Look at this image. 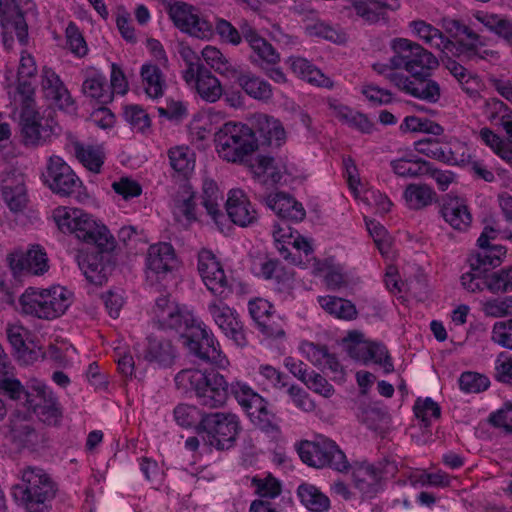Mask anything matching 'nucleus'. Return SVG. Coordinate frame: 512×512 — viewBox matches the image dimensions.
<instances>
[{"label": "nucleus", "instance_id": "obj_1", "mask_svg": "<svg viewBox=\"0 0 512 512\" xmlns=\"http://www.w3.org/2000/svg\"><path fill=\"white\" fill-rule=\"evenodd\" d=\"M389 46L393 56L388 61L374 63L373 70L400 91L421 100L437 102L440 98L439 85L432 80L421 81L438 67L437 58L408 38H393Z\"/></svg>", "mask_w": 512, "mask_h": 512}, {"label": "nucleus", "instance_id": "obj_2", "mask_svg": "<svg viewBox=\"0 0 512 512\" xmlns=\"http://www.w3.org/2000/svg\"><path fill=\"white\" fill-rule=\"evenodd\" d=\"M153 322L163 330H173L181 344L193 355L225 369L228 359L208 327L186 307L168 297H160L152 308Z\"/></svg>", "mask_w": 512, "mask_h": 512}, {"label": "nucleus", "instance_id": "obj_3", "mask_svg": "<svg viewBox=\"0 0 512 512\" xmlns=\"http://www.w3.org/2000/svg\"><path fill=\"white\" fill-rule=\"evenodd\" d=\"M51 220L57 230L95 248L115 244V238L104 221L94 214L75 206H57Z\"/></svg>", "mask_w": 512, "mask_h": 512}, {"label": "nucleus", "instance_id": "obj_4", "mask_svg": "<svg viewBox=\"0 0 512 512\" xmlns=\"http://www.w3.org/2000/svg\"><path fill=\"white\" fill-rule=\"evenodd\" d=\"M9 372L8 358L0 345V391L14 400L25 396L28 407L43 422L55 423L59 417V411L51 390L42 381L32 379L28 384L30 391L26 392L19 380L8 377Z\"/></svg>", "mask_w": 512, "mask_h": 512}, {"label": "nucleus", "instance_id": "obj_5", "mask_svg": "<svg viewBox=\"0 0 512 512\" xmlns=\"http://www.w3.org/2000/svg\"><path fill=\"white\" fill-rule=\"evenodd\" d=\"M452 26L453 27L449 28V30L453 32L454 47L448 56L442 54V61L450 73L462 85L463 89L467 93L473 94L480 88L479 78L468 74L466 69L452 60L451 57L493 60L496 58V53L480 43L478 36L467 27L455 21L452 23Z\"/></svg>", "mask_w": 512, "mask_h": 512}, {"label": "nucleus", "instance_id": "obj_6", "mask_svg": "<svg viewBox=\"0 0 512 512\" xmlns=\"http://www.w3.org/2000/svg\"><path fill=\"white\" fill-rule=\"evenodd\" d=\"M73 302V292L60 284L46 288L29 287L19 298V306L23 313L43 320L60 318Z\"/></svg>", "mask_w": 512, "mask_h": 512}, {"label": "nucleus", "instance_id": "obj_7", "mask_svg": "<svg viewBox=\"0 0 512 512\" xmlns=\"http://www.w3.org/2000/svg\"><path fill=\"white\" fill-rule=\"evenodd\" d=\"M213 145L221 160L229 163H246L258 149V140L248 125L229 121L213 134Z\"/></svg>", "mask_w": 512, "mask_h": 512}, {"label": "nucleus", "instance_id": "obj_8", "mask_svg": "<svg viewBox=\"0 0 512 512\" xmlns=\"http://www.w3.org/2000/svg\"><path fill=\"white\" fill-rule=\"evenodd\" d=\"M14 117L18 121L22 141L27 146H43L58 135L59 127L51 117L42 115L33 99L18 100Z\"/></svg>", "mask_w": 512, "mask_h": 512}, {"label": "nucleus", "instance_id": "obj_9", "mask_svg": "<svg viewBox=\"0 0 512 512\" xmlns=\"http://www.w3.org/2000/svg\"><path fill=\"white\" fill-rule=\"evenodd\" d=\"M8 340L20 361L25 364L33 363L40 358H49L60 364L74 362L76 349L65 340L57 341L45 352L33 340L28 339V332L21 326H11L8 329Z\"/></svg>", "mask_w": 512, "mask_h": 512}, {"label": "nucleus", "instance_id": "obj_10", "mask_svg": "<svg viewBox=\"0 0 512 512\" xmlns=\"http://www.w3.org/2000/svg\"><path fill=\"white\" fill-rule=\"evenodd\" d=\"M176 384L183 390L195 391L204 405H223L228 397V383L217 372L203 373L196 369H186L177 374Z\"/></svg>", "mask_w": 512, "mask_h": 512}, {"label": "nucleus", "instance_id": "obj_11", "mask_svg": "<svg viewBox=\"0 0 512 512\" xmlns=\"http://www.w3.org/2000/svg\"><path fill=\"white\" fill-rule=\"evenodd\" d=\"M254 177L263 184L294 186L307 178L306 171L288 157L259 155L249 164Z\"/></svg>", "mask_w": 512, "mask_h": 512}, {"label": "nucleus", "instance_id": "obj_12", "mask_svg": "<svg viewBox=\"0 0 512 512\" xmlns=\"http://www.w3.org/2000/svg\"><path fill=\"white\" fill-rule=\"evenodd\" d=\"M40 179L49 190L57 195L70 196L78 192L77 201L83 202L87 199V194L80 192V189L83 188L81 179L60 156L51 155L47 159Z\"/></svg>", "mask_w": 512, "mask_h": 512}, {"label": "nucleus", "instance_id": "obj_13", "mask_svg": "<svg viewBox=\"0 0 512 512\" xmlns=\"http://www.w3.org/2000/svg\"><path fill=\"white\" fill-rule=\"evenodd\" d=\"M279 254L290 263L308 268L314 251L312 241L288 225H275L272 232Z\"/></svg>", "mask_w": 512, "mask_h": 512}, {"label": "nucleus", "instance_id": "obj_14", "mask_svg": "<svg viewBox=\"0 0 512 512\" xmlns=\"http://www.w3.org/2000/svg\"><path fill=\"white\" fill-rule=\"evenodd\" d=\"M279 254L290 263L308 268L314 251L312 241L288 225H275L272 232Z\"/></svg>", "mask_w": 512, "mask_h": 512}, {"label": "nucleus", "instance_id": "obj_15", "mask_svg": "<svg viewBox=\"0 0 512 512\" xmlns=\"http://www.w3.org/2000/svg\"><path fill=\"white\" fill-rule=\"evenodd\" d=\"M54 487L49 476L41 469L28 468L22 474V483L15 489L29 512H45L46 503L53 497Z\"/></svg>", "mask_w": 512, "mask_h": 512}, {"label": "nucleus", "instance_id": "obj_16", "mask_svg": "<svg viewBox=\"0 0 512 512\" xmlns=\"http://www.w3.org/2000/svg\"><path fill=\"white\" fill-rule=\"evenodd\" d=\"M341 345L347 355L357 362L362 364L372 362L380 366L384 373H391L394 370L386 347L367 339L360 331H349L342 339Z\"/></svg>", "mask_w": 512, "mask_h": 512}, {"label": "nucleus", "instance_id": "obj_17", "mask_svg": "<svg viewBox=\"0 0 512 512\" xmlns=\"http://www.w3.org/2000/svg\"><path fill=\"white\" fill-rule=\"evenodd\" d=\"M179 260L171 244L160 242L148 248L145 258V278L152 285H166L174 279Z\"/></svg>", "mask_w": 512, "mask_h": 512}, {"label": "nucleus", "instance_id": "obj_18", "mask_svg": "<svg viewBox=\"0 0 512 512\" xmlns=\"http://www.w3.org/2000/svg\"><path fill=\"white\" fill-rule=\"evenodd\" d=\"M197 273L207 290L215 297L225 299L232 292L231 278L221 259L211 250L202 249L197 255Z\"/></svg>", "mask_w": 512, "mask_h": 512}, {"label": "nucleus", "instance_id": "obj_19", "mask_svg": "<svg viewBox=\"0 0 512 512\" xmlns=\"http://www.w3.org/2000/svg\"><path fill=\"white\" fill-rule=\"evenodd\" d=\"M345 176L348 187L356 201L378 214L388 213L393 203L388 196L364 182L355 163L351 159L344 161Z\"/></svg>", "mask_w": 512, "mask_h": 512}, {"label": "nucleus", "instance_id": "obj_20", "mask_svg": "<svg viewBox=\"0 0 512 512\" xmlns=\"http://www.w3.org/2000/svg\"><path fill=\"white\" fill-rule=\"evenodd\" d=\"M200 430L206 434L211 446L229 449L239 434L238 417L232 413H211L200 422Z\"/></svg>", "mask_w": 512, "mask_h": 512}, {"label": "nucleus", "instance_id": "obj_21", "mask_svg": "<svg viewBox=\"0 0 512 512\" xmlns=\"http://www.w3.org/2000/svg\"><path fill=\"white\" fill-rule=\"evenodd\" d=\"M32 0H0V24L4 41L16 37L21 44L28 38V26L24 14L34 10Z\"/></svg>", "mask_w": 512, "mask_h": 512}, {"label": "nucleus", "instance_id": "obj_22", "mask_svg": "<svg viewBox=\"0 0 512 512\" xmlns=\"http://www.w3.org/2000/svg\"><path fill=\"white\" fill-rule=\"evenodd\" d=\"M445 144L443 163L467 168L477 177L487 182L494 180L493 173L484 167L481 160L477 159L476 150L467 142L450 138Z\"/></svg>", "mask_w": 512, "mask_h": 512}, {"label": "nucleus", "instance_id": "obj_23", "mask_svg": "<svg viewBox=\"0 0 512 512\" xmlns=\"http://www.w3.org/2000/svg\"><path fill=\"white\" fill-rule=\"evenodd\" d=\"M7 262L14 275L41 276L50 268L45 249L37 244L30 245L26 249H14L7 255Z\"/></svg>", "mask_w": 512, "mask_h": 512}, {"label": "nucleus", "instance_id": "obj_24", "mask_svg": "<svg viewBox=\"0 0 512 512\" xmlns=\"http://www.w3.org/2000/svg\"><path fill=\"white\" fill-rule=\"evenodd\" d=\"M249 314L264 340H277L285 336L284 320L276 313L272 303L255 298L248 303Z\"/></svg>", "mask_w": 512, "mask_h": 512}, {"label": "nucleus", "instance_id": "obj_25", "mask_svg": "<svg viewBox=\"0 0 512 512\" xmlns=\"http://www.w3.org/2000/svg\"><path fill=\"white\" fill-rule=\"evenodd\" d=\"M114 246L105 248H96L97 251L90 249H79L75 254V260L82 271L86 280L94 286H101L108 280L112 272V263L104 250Z\"/></svg>", "mask_w": 512, "mask_h": 512}, {"label": "nucleus", "instance_id": "obj_26", "mask_svg": "<svg viewBox=\"0 0 512 512\" xmlns=\"http://www.w3.org/2000/svg\"><path fill=\"white\" fill-rule=\"evenodd\" d=\"M232 389L251 422L261 429H267L274 419V414L268 408L266 400L242 382L235 383Z\"/></svg>", "mask_w": 512, "mask_h": 512}, {"label": "nucleus", "instance_id": "obj_27", "mask_svg": "<svg viewBox=\"0 0 512 512\" xmlns=\"http://www.w3.org/2000/svg\"><path fill=\"white\" fill-rule=\"evenodd\" d=\"M498 238H505L501 221L496 220L493 216L486 218L483 231L477 240L481 249L478 253V261L481 265L496 268L505 260L507 254L505 247L491 244L492 240Z\"/></svg>", "mask_w": 512, "mask_h": 512}, {"label": "nucleus", "instance_id": "obj_28", "mask_svg": "<svg viewBox=\"0 0 512 512\" xmlns=\"http://www.w3.org/2000/svg\"><path fill=\"white\" fill-rule=\"evenodd\" d=\"M225 211L230 221L241 228L255 225L259 220V211L250 196L240 188L230 189L225 201Z\"/></svg>", "mask_w": 512, "mask_h": 512}, {"label": "nucleus", "instance_id": "obj_29", "mask_svg": "<svg viewBox=\"0 0 512 512\" xmlns=\"http://www.w3.org/2000/svg\"><path fill=\"white\" fill-rule=\"evenodd\" d=\"M37 66L33 56L23 52L20 58V64L16 73L8 71L6 81L9 88V94L14 102L18 100L32 99L34 88L32 86L36 75Z\"/></svg>", "mask_w": 512, "mask_h": 512}, {"label": "nucleus", "instance_id": "obj_30", "mask_svg": "<svg viewBox=\"0 0 512 512\" xmlns=\"http://www.w3.org/2000/svg\"><path fill=\"white\" fill-rule=\"evenodd\" d=\"M169 16L174 25L184 33L202 39L212 35V25L200 17L196 10L188 4L181 2L171 4Z\"/></svg>", "mask_w": 512, "mask_h": 512}, {"label": "nucleus", "instance_id": "obj_31", "mask_svg": "<svg viewBox=\"0 0 512 512\" xmlns=\"http://www.w3.org/2000/svg\"><path fill=\"white\" fill-rule=\"evenodd\" d=\"M0 195L11 212L23 211L28 202L25 175L18 170H9L2 173L0 176Z\"/></svg>", "mask_w": 512, "mask_h": 512}, {"label": "nucleus", "instance_id": "obj_32", "mask_svg": "<svg viewBox=\"0 0 512 512\" xmlns=\"http://www.w3.org/2000/svg\"><path fill=\"white\" fill-rule=\"evenodd\" d=\"M215 324L231 339L236 345L244 346L246 344V336L242 322L237 312L224 303L212 302L208 306Z\"/></svg>", "mask_w": 512, "mask_h": 512}, {"label": "nucleus", "instance_id": "obj_33", "mask_svg": "<svg viewBox=\"0 0 512 512\" xmlns=\"http://www.w3.org/2000/svg\"><path fill=\"white\" fill-rule=\"evenodd\" d=\"M405 279H402L398 267L388 265L385 273V284L393 294H400L405 291H416L426 285V277L421 267L412 266L403 270Z\"/></svg>", "mask_w": 512, "mask_h": 512}, {"label": "nucleus", "instance_id": "obj_34", "mask_svg": "<svg viewBox=\"0 0 512 512\" xmlns=\"http://www.w3.org/2000/svg\"><path fill=\"white\" fill-rule=\"evenodd\" d=\"M190 88L195 89L200 98L206 102L214 103L218 101L223 95V87L214 75L207 70H201L196 73L194 82L192 85H188ZM227 102L230 105L236 107L240 105V95H231L228 91L225 93Z\"/></svg>", "mask_w": 512, "mask_h": 512}, {"label": "nucleus", "instance_id": "obj_35", "mask_svg": "<svg viewBox=\"0 0 512 512\" xmlns=\"http://www.w3.org/2000/svg\"><path fill=\"white\" fill-rule=\"evenodd\" d=\"M42 94L47 104L61 110L73 108V99L60 78L50 69L42 73Z\"/></svg>", "mask_w": 512, "mask_h": 512}, {"label": "nucleus", "instance_id": "obj_36", "mask_svg": "<svg viewBox=\"0 0 512 512\" xmlns=\"http://www.w3.org/2000/svg\"><path fill=\"white\" fill-rule=\"evenodd\" d=\"M301 354L323 370L329 371L331 378L336 383H343L346 379V371L338 360L326 350L317 347L313 343L304 342L300 346Z\"/></svg>", "mask_w": 512, "mask_h": 512}, {"label": "nucleus", "instance_id": "obj_37", "mask_svg": "<svg viewBox=\"0 0 512 512\" xmlns=\"http://www.w3.org/2000/svg\"><path fill=\"white\" fill-rule=\"evenodd\" d=\"M251 272L258 278L273 281L278 290L290 288V283L293 280V275L288 273L277 260L267 256L254 258Z\"/></svg>", "mask_w": 512, "mask_h": 512}, {"label": "nucleus", "instance_id": "obj_38", "mask_svg": "<svg viewBox=\"0 0 512 512\" xmlns=\"http://www.w3.org/2000/svg\"><path fill=\"white\" fill-rule=\"evenodd\" d=\"M441 216L453 229L467 230L472 223V215L466 200L457 196H446L441 206Z\"/></svg>", "mask_w": 512, "mask_h": 512}, {"label": "nucleus", "instance_id": "obj_39", "mask_svg": "<svg viewBox=\"0 0 512 512\" xmlns=\"http://www.w3.org/2000/svg\"><path fill=\"white\" fill-rule=\"evenodd\" d=\"M408 30L412 37L424 42L431 48L438 49L442 54L448 56L454 47L453 41H446L439 29L430 23L416 19L408 23Z\"/></svg>", "mask_w": 512, "mask_h": 512}, {"label": "nucleus", "instance_id": "obj_40", "mask_svg": "<svg viewBox=\"0 0 512 512\" xmlns=\"http://www.w3.org/2000/svg\"><path fill=\"white\" fill-rule=\"evenodd\" d=\"M353 489L363 497H372L380 487V472L366 462L355 463L351 467Z\"/></svg>", "mask_w": 512, "mask_h": 512}, {"label": "nucleus", "instance_id": "obj_41", "mask_svg": "<svg viewBox=\"0 0 512 512\" xmlns=\"http://www.w3.org/2000/svg\"><path fill=\"white\" fill-rule=\"evenodd\" d=\"M266 205L278 217L294 222H301L306 216L303 205L294 197L282 192H274L267 196Z\"/></svg>", "mask_w": 512, "mask_h": 512}, {"label": "nucleus", "instance_id": "obj_42", "mask_svg": "<svg viewBox=\"0 0 512 512\" xmlns=\"http://www.w3.org/2000/svg\"><path fill=\"white\" fill-rule=\"evenodd\" d=\"M201 198L207 215L216 227L223 232L226 227V216L222 211L223 195L215 181H204Z\"/></svg>", "mask_w": 512, "mask_h": 512}, {"label": "nucleus", "instance_id": "obj_43", "mask_svg": "<svg viewBox=\"0 0 512 512\" xmlns=\"http://www.w3.org/2000/svg\"><path fill=\"white\" fill-rule=\"evenodd\" d=\"M285 367L299 380H301L309 389L324 397H330L334 393V388L321 375L314 372H308L306 366L298 360L287 358L284 362Z\"/></svg>", "mask_w": 512, "mask_h": 512}, {"label": "nucleus", "instance_id": "obj_44", "mask_svg": "<svg viewBox=\"0 0 512 512\" xmlns=\"http://www.w3.org/2000/svg\"><path fill=\"white\" fill-rule=\"evenodd\" d=\"M333 448V441L319 438L317 441H304L298 446L301 460L309 466L322 468L329 463V449Z\"/></svg>", "mask_w": 512, "mask_h": 512}, {"label": "nucleus", "instance_id": "obj_45", "mask_svg": "<svg viewBox=\"0 0 512 512\" xmlns=\"http://www.w3.org/2000/svg\"><path fill=\"white\" fill-rule=\"evenodd\" d=\"M82 93L86 98L99 104H107L112 101V93L106 84V78L102 72L96 69L86 72Z\"/></svg>", "mask_w": 512, "mask_h": 512}, {"label": "nucleus", "instance_id": "obj_46", "mask_svg": "<svg viewBox=\"0 0 512 512\" xmlns=\"http://www.w3.org/2000/svg\"><path fill=\"white\" fill-rule=\"evenodd\" d=\"M308 268L311 269L314 275L323 278L330 289H340L347 285V277L343 268L333 260L321 261L313 258Z\"/></svg>", "mask_w": 512, "mask_h": 512}, {"label": "nucleus", "instance_id": "obj_47", "mask_svg": "<svg viewBox=\"0 0 512 512\" xmlns=\"http://www.w3.org/2000/svg\"><path fill=\"white\" fill-rule=\"evenodd\" d=\"M220 112L212 109L197 113L191 120L189 130L192 137L204 140L212 132H216L224 123Z\"/></svg>", "mask_w": 512, "mask_h": 512}, {"label": "nucleus", "instance_id": "obj_48", "mask_svg": "<svg viewBox=\"0 0 512 512\" xmlns=\"http://www.w3.org/2000/svg\"><path fill=\"white\" fill-rule=\"evenodd\" d=\"M196 210L194 191L190 185L186 184L181 187L176 196L173 214L177 221L188 224L196 220Z\"/></svg>", "mask_w": 512, "mask_h": 512}, {"label": "nucleus", "instance_id": "obj_49", "mask_svg": "<svg viewBox=\"0 0 512 512\" xmlns=\"http://www.w3.org/2000/svg\"><path fill=\"white\" fill-rule=\"evenodd\" d=\"M142 85L146 95L157 99L164 93L166 87L164 76L157 65L145 63L140 70Z\"/></svg>", "mask_w": 512, "mask_h": 512}, {"label": "nucleus", "instance_id": "obj_50", "mask_svg": "<svg viewBox=\"0 0 512 512\" xmlns=\"http://www.w3.org/2000/svg\"><path fill=\"white\" fill-rule=\"evenodd\" d=\"M301 504L312 512H325L330 507L329 498L315 485L303 483L297 488Z\"/></svg>", "mask_w": 512, "mask_h": 512}, {"label": "nucleus", "instance_id": "obj_51", "mask_svg": "<svg viewBox=\"0 0 512 512\" xmlns=\"http://www.w3.org/2000/svg\"><path fill=\"white\" fill-rule=\"evenodd\" d=\"M390 167L397 176L412 178L424 172L425 162L421 161L413 151L409 150L392 159Z\"/></svg>", "mask_w": 512, "mask_h": 512}, {"label": "nucleus", "instance_id": "obj_52", "mask_svg": "<svg viewBox=\"0 0 512 512\" xmlns=\"http://www.w3.org/2000/svg\"><path fill=\"white\" fill-rule=\"evenodd\" d=\"M75 155L82 165L93 173H100L104 164L106 153L102 145H74Z\"/></svg>", "mask_w": 512, "mask_h": 512}, {"label": "nucleus", "instance_id": "obj_53", "mask_svg": "<svg viewBox=\"0 0 512 512\" xmlns=\"http://www.w3.org/2000/svg\"><path fill=\"white\" fill-rule=\"evenodd\" d=\"M402 199L404 205L411 210H419L433 202V190L421 183H411L403 191Z\"/></svg>", "mask_w": 512, "mask_h": 512}, {"label": "nucleus", "instance_id": "obj_54", "mask_svg": "<svg viewBox=\"0 0 512 512\" xmlns=\"http://www.w3.org/2000/svg\"><path fill=\"white\" fill-rule=\"evenodd\" d=\"M357 15L368 23L377 22L381 18L378 8H385L391 11L400 8L399 0H358L354 3Z\"/></svg>", "mask_w": 512, "mask_h": 512}, {"label": "nucleus", "instance_id": "obj_55", "mask_svg": "<svg viewBox=\"0 0 512 512\" xmlns=\"http://www.w3.org/2000/svg\"><path fill=\"white\" fill-rule=\"evenodd\" d=\"M292 71L301 79L318 87L332 86L331 80L304 58L290 59Z\"/></svg>", "mask_w": 512, "mask_h": 512}, {"label": "nucleus", "instance_id": "obj_56", "mask_svg": "<svg viewBox=\"0 0 512 512\" xmlns=\"http://www.w3.org/2000/svg\"><path fill=\"white\" fill-rule=\"evenodd\" d=\"M321 308L342 320H353L357 316V310L352 302L334 296H319L317 299Z\"/></svg>", "mask_w": 512, "mask_h": 512}, {"label": "nucleus", "instance_id": "obj_57", "mask_svg": "<svg viewBox=\"0 0 512 512\" xmlns=\"http://www.w3.org/2000/svg\"><path fill=\"white\" fill-rule=\"evenodd\" d=\"M474 18L488 31L506 40H512V20L483 11L474 13Z\"/></svg>", "mask_w": 512, "mask_h": 512}, {"label": "nucleus", "instance_id": "obj_58", "mask_svg": "<svg viewBox=\"0 0 512 512\" xmlns=\"http://www.w3.org/2000/svg\"><path fill=\"white\" fill-rule=\"evenodd\" d=\"M399 130L402 133H422L435 136L442 135L444 132L443 127L435 121L416 115H409L404 117L401 124L399 125Z\"/></svg>", "mask_w": 512, "mask_h": 512}, {"label": "nucleus", "instance_id": "obj_59", "mask_svg": "<svg viewBox=\"0 0 512 512\" xmlns=\"http://www.w3.org/2000/svg\"><path fill=\"white\" fill-rule=\"evenodd\" d=\"M258 132L263 140L271 146L285 143L287 134L282 123L275 118L263 116L258 120Z\"/></svg>", "mask_w": 512, "mask_h": 512}, {"label": "nucleus", "instance_id": "obj_60", "mask_svg": "<svg viewBox=\"0 0 512 512\" xmlns=\"http://www.w3.org/2000/svg\"><path fill=\"white\" fill-rule=\"evenodd\" d=\"M169 161L174 171L183 176H188L194 171L196 156L192 149L180 145L169 150Z\"/></svg>", "mask_w": 512, "mask_h": 512}, {"label": "nucleus", "instance_id": "obj_61", "mask_svg": "<svg viewBox=\"0 0 512 512\" xmlns=\"http://www.w3.org/2000/svg\"><path fill=\"white\" fill-rule=\"evenodd\" d=\"M330 109L335 117L361 132L370 133L373 130L374 124L365 114L354 112L350 108L335 102L330 103Z\"/></svg>", "mask_w": 512, "mask_h": 512}, {"label": "nucleus", "instance_id": "obj_62", "mask_svg": "<svg viewBox=\"0 0 512 512\" xmlns=\"http://www.w3.org/2000/svg\"><path fill=\"white\" fill-rule=\"evenodd\" d=\"M137 354L138 366L140 365L141 358L154 366H163L170 362L171 356L168 350L162 347L158 342L149 341L148 344L138 345L135 348Z\"/></svg>", "mask_w": 512, "mask_h": 512}, {"label": "nucleus", "instance_id": "obj_63", "mask_svg": "<svg viewBox=\"0 0 512 512\" xmlns=\"http://www.w3.org/2000/svg\"><path fill=\"white\" fill-rule=\"evenodd\" d=\"M123 118L135 132L146 134L151 128V119L148 113L137 104L125 105Z\"/></svg>", "mask_w": 512, "mask_h": 512}, {"label": "nucleus", "instance_id": "obj_64", "mask_svg": "<svg viewBox=\"0 0 512 512\" xmlns=\"http://www.w3.org/2000/svg\"><path fill=\"white\" fill-rule=\"evenodd\" d=\"M481 140L500 158L512 162V141L504 140L488 128L480 130Z\"/></svg>", "mask_w": 512, "mask_h": 512}]
</instances>
